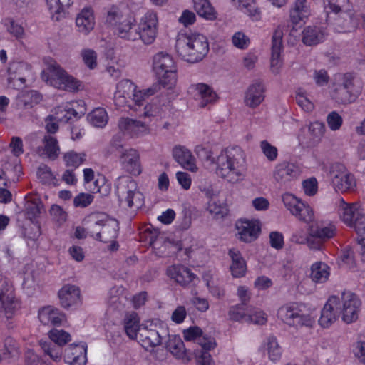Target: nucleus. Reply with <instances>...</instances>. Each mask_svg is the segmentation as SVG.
Segmentation results:
<instances>
[{
	"mask_svg": "<svg viewBox=\"0 0 365 365\" xmlns=\"http://www.w3.org/2000/svg\"><path fill=\"white\" fill-rule=\"evenodd\" d=\"M137 86L130 80L124 79L118 83L114 93V103L118 108L127 106L130 109L138 110L144 106L145 98L155 94L160 90L159 84H153L144 91H136Z\"/></svg>",
	"mask_w": 365,
	"mask_h": 365,
	"instance_id": "1",
	"label": "nucleus"
},
{
	"mask_svg": "<svg viewBox=\"0 0 365 365\" xmlns=\"http://www.w3.org/2000/svg\"><path fill=\"white\" fill-rule=\"evenodd\" d=\"M175 49L182 59L194 63L206 56L209 51V43L207 37L202 34H180L176 40Z\"/></svg>",
	"mask_w": 365,
	"mask_h": 365,
	"instance_id": "2",
	"label": "nucleus"
},
{
	"mask_svg": "<svg viewBox=\"0 0 365 365\" xmlns=\"http://www.w3.org/2000/svg\"><path fill=\"white\" fill-rule=\"evenodd\" d=\"M243 154L238 147L226 148L216 160V174L229 182H237L242 176Z\"/></svg>",
	"mask_w": 365,
	"mask_h": 365,
	"instance_id": "3",
	"label": "nucleus"
},
{
	"mask_svg": "<svg viewBox=\"0 0 365 365\" xmlns=\"http://www.w3.org/2000/svg\"><path fill=\"white\" fill-rule=\"evenodd\" d=\"M83 222L88 225L91 236L96 240L108 243L118 236V221L107 220L102 213H92L86 217Z\"/></svg>",
	"mask_w": 365,
	"mask_h": 365,
	"instance_id": "4",
	"label": "nucleus"
},
{
	"mask_svg": "<svg viewBox=\"0 0 365 365\" xmlns=\"http://www.w3.org/2000/svg\"><path fill=\"white\" fill-rule=\"evenodd\" d=\"M41 77L49 85L67 91H78L81 86L79 81L69 75L53 61L48 64L47 68L43 71Z\"/></svg>",
	"mask_w": 365,
	"mask_h": 365,
	"instance_id": "5",
	"label": "nucleus"
},
{
	"mask_svg": "<svg viewBox=\"0 0 365 365\" xmlns=\"http://www.w3.org/2000/svg\"><path fill=\"white\" fill-rule=\"evenodd\" d=\"M153 69L158 78L155 84L171 88L175 85L176 77V66L171 56L166 53L159 52L153 58Z\"/></svg>",
	"mask_w": 365,
	"mask_h": 365,
	"instance_id": "6",
	"label": "nucleus"
},
{
	"mask_svg": "<svg viewBox=\"0 0 365 365\" xmlns=\"http://www.w3.org/2000/svg\"><path fill=\"white\" fill-rule=\"evenodd\" d=\"M347 0H327L325 8L329 9L336 16L334 17V24L338 32H349L356 28L359 23V17L354 11H344L342 8Z\"/></svg>",
	"mask_w": 365,
	"mask_h": 365,
	"instance_id": "7",
	"label": "nucleus"
},
{
	"mask_svg": "<svg viewBox=\"0 0 365 365\" xmlns=\"http://www.w3.org/2000/svg\"><path fill=\"white\" fill-rule=\"evenodd\" d=\"M116 193L120 202L130 208H140L143 205V195L138 190L137 182L130 177H120L116 183Z\"/></svg>",
	"mask_w": 365,
	"mask_h": 365,
	"instance_id": "8",
	"label": "nucleus"
},
{
	"mask_svg": "<svg viewBox=\"0 0 365 365\" xmlns=\"http://www.w3.org/2000/svg\"><path fill=\"white\" fill-rule=\"evenodd\" d=\"M159 113V108L156 106L147 103L143 107V112L140 115L144 120H134L129 118H121L118 122V127L121 131L131 135L144 134L148 130V120L147 118L156 116Z\"/></svg>",
	"mask_w": 365,
	"mask_h": 365,
	"instance_id": "9",
	"label": "nucleus"
},
{
	"mask_svg": "<svg viewBox=\"0 0 365 365\" xmlns=\"http://www.w3.org/2000/svg\"><path fill=\"white\" fill-rule=\"evenodd\" d=\"M277 317L287 325L295 328L312 324L310 316L305 314L297 302H289L280 307Z\"/></svg>",
	"mask_w": 365,
	"mask_h": 365,
	"instance_id": "10",
	"label": "nucleus"
},
{
	"mask_svg": "<svg viewBox=\"0 0 365 365\" xmlns=\"http://www.w3.org/2000/svg\"><path fill=\"white\" fill-rule=\"evenodd\" d=\"M359 93L354 78L350 73H346L339 76L334 83L331 97L338 103L346 104L354 101Z\"/></svg>",
	"mask_w": 365,
	"mask_h": 365,
	"instance_id": "11",
	"label": "nucleus"
},
{
	"mask_svg": "<svg viewBox=\"0 0 365 365\" xmlns=\"http://www.w3.org/2000/svg\"><path fill=\"white\" fill-rule=\"evenodd\" d=\"M340 314L342 320L346 324H351L357 320L361 306L359 297L351 292H344L341 294Z\"/></svg>",
	"mask_w": 365,
	"mask_h": 365,
	"instance_id": "12",
	"label": "nucleus"
},
{
	"mask_svg": "<svg viewBox=\"0 0 365 365\" xmlns=\"http://www.w3.org/2000/svg\"><path fill=\"white\" fill-rule=\"evenodd\" d=\"M301 174L299 166L293 163L283 161L274 167L273 178L277 182L283 186L289 185L292 182L297 180Z\"/></svg>",
	"mask_w": 365,
	"mask_h": 365,
	"instance_id": "13",
	"label": "nucleus"
},
{
	"mask_svg": "<svg viewBox=\"0 0 365 365\" xmlns=\"http://www.w3.org/2000/svg\"><path fill=\"white\" fill-rule=\"evenodd\" d=\"M331 182L334 189L341 192H349L356 187L353 175L348 173L341 165H337L330 172Z\"/></svg>",
	"mask_w": 365,
	"mask_h": 365,
	"instance_id": "14",
	"label": "nucleus"
},
{
	"mask_svg": "<svg viewBox=\"0 0 365 365\" xmlns=\"http://www.w3.org/2000/svg\"><path fill=\"white\" fill-rule=\"evenodd\" d=\"M341 309L340 298L337 296H331L321 311L319 324L323 328H329L338 319Z\"/></svg>",
	"mask_w": 365,
	"mask_h": 365,
	"instance_id": "15",
	"label": "nucleus"
},
{
	"mask_svg": "<svg viewBox=\"0 0 365 365\" xmlns=\"http://www.w3.org/2000/svg\"><path fill=\"white\" fill-rule=\"evenodd\" d=\"M19 307L15 299L14 289L7 279L0 276V311H4L7 317H10L15 309Z\"/></svg>",
	"mask_w": 365,
	"mask_h": 365,
	"instance_id": "16",
	"label": "nucleus"
},
{
	"mask_svg": "<svg viewBox=\"0 0 365 365\" xmlns=\"http://www.w3.org/2000/svg\"><path fill=\"white\" fill-rule=\"evenodd\" d=\"M185 341H196L205 351H209L216 346V341L213 337L202 336V329L197 327H190L182 332Z\"/></svg>",
	"mask_w": 365,
	"mask_h": 365,
	"instance_id": "17",
	"label": "nucleus"
},
{
	"mask_svg": "<svg viewBox=\"0 0 365 365\" xmlns=\"http://www.w3.org/2000/svg\"><path fill=\"white\" fill-rule=\"evenodd\" d=\"M58 294L60 304L65 309L77 307L81 303V291L76 285L68 284L63 286Z\"/></svg>",
	"mask_w": 365,
	"mask_h": 365,
	"instance_id": "18",
	"label": "nucleus"
},
{
	"mask_svg": "<svg viewBox=\"0 0 365 365\" xmlns=\"http://www.w3.org/2000/svg\"><path fill=\"white\" fill-rule=\"evenodd\" d=\"M239 239L245 242L255 240L260 232V227L257 221L241 220L237 222Z\"/></svg>",
	"mask_w": 365,
	"mask_h": 365,
	"instance_id": "19",
	"label": "nucleus"
},
{
	"mask_svg": "<svg viewBox=\"0 0 365 365\" xmlns=\"http://www.w3.org/2000/svg\"><path fill=\"white\" fill-rule=\"evenodd\" d=\"M167 274L182 287L189 285L196 278V275L189 268L182 264H174L168 267Z\"/></svg>",
	"mask_w": 365,
	"mask_h": 365,
	"instance_id": "20",
	"label": "nucleus"
},
{
	"mask_svg": "<svg viewBox=\"0 0 365 365\" xmlns=\"http://www.w3.org/2000/svg\"><path fill=\"white\" fill-rule=\"evenodd\" d=\"M120 163L123 168L128 173L138 175L141 173L139 154L135 149H128L122 152Z\"/></svg>",
	"mask_w": 365,
	"mask_h": 365,
	"instance_id": "21",
	"label": "nucleus"
},
{
	"mask_svg": "<svg viewBox=\"0 0 365 365\" xmlns=\"http://www.w3.org/2000/svg\"><path fill=\"white\" fill-rule=\"evenodd\" d=\"M26 70V65L23 62H12L8 68V86L12 88L21 87L25 81L24 72Z\"/></svg>",
	"mask_w": 365,
	"mask_h": 365,
	"instance_id": "22",
	"label": "nucleus"
},
{
	"mask_svg": "<svg viewBox=\"0 0 365 365\" xmlns=\"http://www.w3.org/2000/svg\"><path fill=\"white\" fill-rule=\"evenodd\" d=\"M166 348L176 359L184 362H188L192 359L191 353L185 348L183 341L179 336H170Z\"/></svg>",
	"mask_w": 365,
	"mask_h": 365,
	"instance_id": "23",
	"label": "nucleus"
},
{
	"mask_svg": "<svg viewBox=\"0 0 365 365\" xmlns=\"http://www.w3.org/2000/svg\"><path fill=\"white\" fill-rule=\"evenodd\" d=\"M139 339L142 342V346L148 350L150 348H154L161 344L162 334L157 329L143 327L140 329Z\"/></svg>",
	"mask_w": 365,
	"mask_h": 365,
	"instance_id": "24",
	"label": "nucleus"
},
{
	"mask_svg": "<svg viewBox=\"0 0 365 365\" xmlns=\"http://www.w3.org/2000/svg\"><path fill=\"white\" fill-rule=\"evenodd\" d=\"M173 157L182 168L192 172L197 170L195 158L185 147L176 145L173 149Z\"/></svg>",
	"mask_w": 365,
	"mask_h": 365,
	"instance_id": "25",
	"label": "nucleus"
},
{
	"mask_svg": "<svg viewBox=\"0 0 365 365\" xmlns=\"http://www.w3.org/2000/svg\"><path fill=\"white\" fill-rule=\"evenodd\" d=\"M282 31L276 29L272 38L271 68L274 73H277L282 66L280 53L282 49Z\"/></svg>",
	"mask_w": 365,
	"mask_h": 365,
	"instance_id": "26",
	"label": "nucleus"
},
{
	"mask_svg": "<svg viewBox=\"0 0 365 365\" xmlns=\"http://www.w3.org/2000/svg\"><path fill=\"white\" fill-rule=\"evenodd\" d=\"M264 85L259 81L251 84L245 93V103L250 108L258 106L264 98Z\"/></svg>",
	"mask_w": 365,
	"mask_h": 365,
	"instance_id": "27",
	"label": "nucleus"
},
{
	"mask_svg": "<svg viewBox=\"0 0 365 365\" xmlns=\"http://www.w3.org/2000/svg\"><path fill=\"white\" fill-rule=\"evenodd\" d=\"M363 212L358 209L356 204H349L343 198L339 199V214L341 220L348 226L352 227L358 214Z\"/></svg>",
	"mask_w": 365,
	"mask_h": 365,
	"instance_id": "28",
	"label": "nucleus"
},
{
	"mask_svg": "<svg viewBox=\"0 0 365 365\" xmlns=\"http://www.w3.org/2000/svg\"><path fill=\"white\" fill-rule=\"evenodd\" d=\"M228 255L231 258L230 271L233 277L240 278L245 275L247 264L240 252L235 248L230 249Z\"/></svg>",
	"mask_w": 365,
	"mask_h": 365,
	"instance_id": "29",
	"label": "nucleus"
},
{
	"mask_svg": "<svg viewBox=\"0 0 365 365\" xmlns=\"http://www.w3.org/2000/svg\"><path fill=\"white\" fill-rule=\"evenodd\" d=\"M38 319L45 325H60L64 319V315L58 309L46 307L38 312Z\"/></svg>",
	"mask_w": 365,
	"mask_h": 365,
	"instance_id": "30",
	"label": "nucleus"
},
{
	"mask_svg": "<svg viewBox=\"0 0 365 365\" xmlns=\"http://www.w3.org/2000/svg\"><path fill=\"white\" fill-rule=\"evenodd\" d=\"M115 33L118 37L128 41H136L138 36L137 25L135 21L131 19H124L119 22L116 26Z\"/></svg>",
	"mask_w": 365,
	"mask_h": 365,
	"instance_id": "31",
	"label": "nucleus"
},
{
	"mask_svg": "<svg viewBox=\"0 0 365 365\" xmlns=\"http://www.w3.org/2000/svg\"><path fill=\"white\" fill-rule=\"evenodd\" d=\"M76 24L80 32L88 34L95 25L93 11L88 8L83 9L76 17Z\"/></svg>",
	"mask_w": 365,
	"mask_h": 365,
	"instance_id": "32",
	"label": "nucleus"
},
{
	"mask_svg": "<svg viewBox=\"0 0 365 365\" xmlns=\"http://www.w3.org/2000/svg\"><path fill=\"white\" fill-rule=\"evenodd\" d=\"M141 328L140 319L136 313L132 312L125 316L124 319V329L130 339H134L139 337Z\"/></svg>",
	"mask_w": 365,
	"mask_h": 365,
	"instance_id": "33",
	"label": "nucleus"
},
{
	"mask_svg": "<svg viewBox=\"0 0 365 365\" xmlns=\"http://www.w3.org/2000/svg\"><path fill=\"white\" fill-rule=\"evenodd\" d=\"M42 142L44 145V148H38V153L41 155L45 154L51 160L56 159L58 156L60 152L57 140L54 137L47 135L44 136Z\"/></svg>",
	"mask_w": 365,
	"mask_h": 365,
	"instance_id": "34",
	"label": "nucleus"
},
{
	"mask_svg": "<svg viewBox=\"0 0 365 365\" xmlns=\"http://www.w3.org/2000/svg\"><path fill=\"white\" fill-rule=\"evenodd\" d=\"M324 39V35L319 27L307 26L302 31V42L307 46L319 43Z\"/></svg>",
	"mask_w": 365,
	"mask_h": 365,
	"instance_id": "35",
	"label": "nucleus"
},
{
	"mask_svg": "<svg viewBox=\"0 0 365 365\" xmlns=\"http://www.w3.org/2000/svg\"><path fill=\"white\" fill-rule=\"evenodd\" d=\"M329 267L325 263L315 262L311 267L310 277L316 283H324L329 277Z\"/></svg>",
	"mask_w": 365,
	"mask_h": 365,
	"instance_id": "36",
	"label": "nucleus"
},
{
	"mask_svg": "<svg viewBox=\"0 0 365 365\" xmlns=\"http://www.w3.org/2000/svg\"><path fill=\"white\" fill-rule=\"evenodd\" d=\"M158 16L157 14L153 11H148L142 17L139 25H137V28L143 31H149L150 35L157 34L158 29Z\"/></svg>",
	"mask_w": 365,
	"mask_h": 365,
	"instance_id": "37",
	"label": "nucleus"
},
{
	"mask_svg": "<svg viewBox=\"0 0 365 365\" xmlns=\"http://www.w3.org/2000/svg\"><path fill=\"white\" fill-rule=\"evenodd\" d=\"M194 9L200 16L207 20L217 18V13L208 0H193Z\"/></svg>",
	"mask_w": 365,
	"mask_h": 365,
	"instance_id": "38",
	"label": "nucleus"
},
{
	"mask_svg": "<svg viewBox=\"0 0 365 365\" xmlns=\"http://www.w3.org/2000/svg\"><path fill=\"white\" fill-rule=\"evenodd\" d=\"M198 96L201 98L200 106L205 107L207 103H212L217 99V94L213 89L205 83H197L195 86Z\"/></svg>",
	"mask_w": 365,
	"mask_h": 365,
	"instance_id": "39",
	"label": "nucleus"
},
{
	"mask_svg": "<svg viewBox=\"0 0 365 365\" xmlns=\"http://www.w3.org/2000/svg\"><path fill=\"white\" fill-rule=\"evenodd\" d=\"M264 349L267 351L269 359L272 361H277L281 359L282 349L274 336H269L264 344Z\"/></svg>",
	"mask_w": 365,
	"mask_h": 365,
	"instance_id": "40",
	"label": "nucleus"
},
{
	"mask_svg": "<svg viewBox=\"0 0 365 365\" xmlns=\"http://www.w3.org/2000/svg\"><path fill=\"white\" fill-rule=\"evenodd\" d=\"M88 119L93 126L102 128L105 126L108 122L107 113L105 109L98 108L88 115Z\"/></svg>",
	"mask_w": 365,
	"mask_h": 365,
	"instance_id": "41",
	"label": "nucleus"
},
{
	"mask_svg": "<svg viewBox=\"0 0 365 365\" xmlns=\"http://www.w3.org/2000/svg\"><path fill=\"white\" fill-rule=\"evenodd\" d=\"M86 155L84 153H76L70 150L63 155V160L67 167L78 168L86 160Z\"/></svg>",
	"mask_w": 365,
	"mask_h": 365,
	"instance_id": "42",
	"label": "nucleus"
},
{
	"mask_svg": "<svg viewBox=\"0 0 365 365\" xmlns=\"http://www.w3.org/2000/svg\"><path fill=\"white\" fill-rule=\"evenodd\" d=\"M358 235V243L365 248V212H359L353 227Z\"/></svg>",
	"mask_w": 365,
	"mask_h": 365,
	"instance_id": "43",
	"label": "nucleus"
},
{
	"mask_svg": "<svg viewBox=\"0 0 365 365\" xmlns=\"http://www.w3.org/2000/svg\"><path fill=\"white\" fill-rule=\"evenodd\" d=\"M50 339L58 346H63L71 340L69 333L63 329H53L48 332Z\"/></svg>",
	"mask_w": 365,
	"mask_h": 365,
	"instance_id": "44",
	"label": "nucleus"
},
{
	"mask_svg": "<svg viewBox=\"0 0 365 365\" xmlns=\"http://www.w3.org/2000/svg\"><path fill=\"white\" fill-rule=\"evenodd\" d=\"M19 101L24 108H31L34 104H37L41 101V96L36 91H29L22 93L19 97Z\"/></svg>",
	"mask_w": 365,
	"mask_h": 365,
	"instance_id": "45",
	"label": "nucleus"
},
{
	"mask_svg": "<svg viewBox=\"0 0 365 365\" xmlns=\"http://www.w3.org/2000/svg\"><path fill=\"white\" fill-rule=\"evenodd\" d=\"M310 230L314 233V236L319 238L324 242L332 238L336 234V229L333 225L312 227Z\"/></svg>",
	"mask_w": 365,
	"mask_h": 365,
	"instance_id": "46",
	"label": "nucleus"
},
{
	"mask_svg": "<svg viewBox=\"0 0 365 365\" xmlns=\"http://www.w3.org/2000/svg\"><path fill=\"white\" fill-rule=\"evenodd\" d=\"M240 9H245L248 14L255 20L259 19V11L255 5V0H232Z\"/></svg>",
	"mask_w": 365,
	"mask_h": 365,
	"instance_id": "47",
	"label": "nucleus"
},
{
	"mask_svg": "<svg viewBox=\"0 0 365 365\" xmlns=\"http://www.w3.org/2000/svg\"><path fill=\"white\" fill-rule=\"evenodd\" d=\"M293 215L296 216L299 220L305 222H310L314 219V214L312 209L302 202L298 205L294 212Z\"/></svg>",
	"mask_w": 365,
	"mask_h": 365,
	"instance_id": "48",
	"label": "nucleus"
},
{
	"mask_svg": "<svg viewBox=\"0 0 365 365\" xmlns=\"http://www.w3.org/2000/svg\"><path fill=\"white\" fill-rule=\"evenodd\" d=\"M248 308L244 304H239L232 307L229 310V317L232 320L247 322Z\"/></svg>",
	"mask_w": 365,
	"mask_h": 365,
	"instance_id": "49",
	"label": "nucleus"
},
{
	"mask_svg": "<svg viewBox=\"0 0 365 365\" xmlns=\"http://www.w3.org/2000/svg\"><path fill=\"white\" fill-rule=\"evenodd\" d=\"M39 344L43 351L50 356V357L55 361L61 359L62 356V349L61 346L58 348L54 347L51 342L41 340Z\"/></svg>",
	"mask_w": 365,
	"mask_h": 365,
	"instance_id": "50",
	"label": "nucleus"
},
{
	"mask_svg": "<svg viewBox=\"0 0 365 365\" xmlns=\"http://www.w3.org/2000/svg\"><path fill=\"white\" fill-rule=\"evenodd\" d=\"M48 8L52 12L60 14L64 12L72 4V0H46Z\"/></svg>",
	"mask_w": 365,
	"mask_h": 365,
	"instance_id": "51",
	"label": "nucleus"
},
{
	"mask_svg": "<svg viewBox=\"0 0 365 365\" xmlns=\"http://www.w3.org/2000/svg\"><path fill=\"white\" fill-rule=\"evenodd\" d=\"M309 132L312 135L314 143L319 142L325 132V125L323 123L318 121L311 123L309 126Z\"/></svg>",
	"mask_w": 365,
	"mask_h": 365,
	"instance_id": "52",
	"label": "nucleus"
},
{
	"mask_svg": "<svg viewBox=\"0 0 365 365\" xmlns=\"http://www.w3.org/2000/svg\"><path fill=\"white\" fill-rule=\"evenodd\" d=\"M65 111L66 113L60 118V120L64 123H70L73 119H78L83 115L86 112V108L82 106L79 110L77 111L73 105L71 108L66 107Z\"/></svg>",
	"mask_w": 365,
	"mask_h": 365,
	"instance_id": "53",
	"label": "nucleus"
},
{
	"mask_svg": "<svg viewBox=\"0 0 365 365\" xmlns=\"http://www.w3.org/2000/svg\"><path fill=\"white\" fill-rule=\"evenodd\" d=\"M81 55L83 63L88 68L94 69L97 66V53L94 50L83 49Z\"/></svg>",
	"mask_w": 365,
	"mask_h": 365,
	"instance_id": "54",
	"label": "nucleus"
},
{
	"mask_svg": "<svg viewBox=\"0 0 365 365\" xmlns=\"http://www.w3.org/2000/svg\"><path fill=\"white\" fill-rule=\"evenodd\" d=\"M260 148L268 160L272 162L277 160L278 156V150L275 146L271 145L267 140H264L261 141Z\"/></svg>",
	"mask_w": 365,
	"mask_h": 365,
	"instance_id": "55",
	"label": "nucleus"
},
{
	"mask_svg": "<svg viewBox=\"0 0 365 365\" xmlns=\"http://www.w3.org/2000/svg\"><path fill=\"white\" fill-rule=\"evenodd\" d=\"M121 17L120 9L115 6H112L107 11L106 23L111 26L116 27L121 21Z\"/></svg>",
	"mask_w": 365,
	"mask_h": 365,
	"instance_id": "56",
	"label": "nucleus"
},
{
	"mask_svg": "<svg viewBox=\"0 0 365 365\" xmlns=\"http://www.w3.org/2000/svg\"><path fill=\"white\" fill-rule=\"evenodd\" d=\"M5 24L7 27V31L16 38H21L24 34V29L21 25L16 23L12 19H7L5 20Z\"/></svg>",
	"mask_w": 365,
	"mask_h": 365,
	"instance_id": "57",
	"label": "nucleus"
},
{
	"mask_svg": "<svg viewBox=\"0 0 365 365\" xmlns=\"http://www.w3.org/2000/svg\"><path fill=\"white\" fill-rule=\"evenodd\" d=\"M267 322L265 314L259 309H249L247 317V322L255 324H264Z\"/></svg>",
	"mask_w": 365,
	"mask_h": 365,
	"instance_id": "58",
	"label": "nucleus"
},
{
	"mask_svg": "<svg viewBox=\"0 0 365 365\" xmlns=\"http://www.w3.org/2000/svg\"><path fill=\"white\" fill-rule=\"evenodd\" d=\"M232 42L237 48L244 50L249 46L250 41L249 37L243 32L238 31L233 35Z\"/></svg>",
	"mask_w": 365,
	"mask_h": 365,
	"instance_id": "59",
	"label": "nucleus"
},
{
	"mask_svg": "<svg viewBox=\"0 0 365 365\" xmlns=\"http://www.w3.org/2000/svg\"><path fill=\"white\" fill-rule=\"evenodd\" d=\"M282 200L284 206L287 208V210L290 211L292 214L302 202L291 193H285L282 195Z\"/></svg>",
	"mask_w": 365,
	"mask_h": 365,
	"instance_id": "60",
	"label": "nucleus"
},
{
	"mask_svg": "<svg viewBox=\"0 0 365 365\" xmlns=\"http://www.w3.org/2000/svg\"><path fill=\"white\" fill-rule=\"evenodd\" d=\"M26 210L29 214H31L33 217H36L41 214L43 210V205L38 197H34L31 201L28 202Z\"/></svg>",
	"mask_w": 365,
	"mask_h": 365,
	"instance_id": "61",
	"label": "nucleus"
},
{
	"mask_svg": "<svg viewBox=\"0 0 365 365\" xmlns=\"http://www.w3.org/2000/svg\"><path fill=\"white\" fill-rule=\"evenodd\" d=\"M327 122L331 130H337L341 128L343 120L337 112L332 111L327 115Z\"/></svg>",
	"mask_w": 365,
	"mask_h": 365,
	"instance_id": "62",
	"label": "nucleus"
},
{
	"mask_svg": "<svg viewBox=\"0 0 365 365\" xmlns=\"http://www.w3.org/2000/svg\"><path fill=\"white\" fill-rule=\"evenodd\" d=\"M93 200V195L90 193L81 192L78 194L73 200V204L76 207H86L88 206Z\"/></svg>",
	"mask_w": 365,
	"mask_h": 365,
	"instance_id": "63",
	"label": "nucleus"
},
{
	"mask_svg": "<svg viewBox=\"0 0 365 365\" xmlns=\"http://www.w3.org/2000/svg\"><path fill=\"white\" fill-rule=\"evenodd\" d=\"M50 214L52 216L53 220L56 221L59 224H62L66 220V212L57 205H53L51 206L50 209Z\"/></svg>",
	"mask_w": 365,
	"mask_h": 365,
	"instance_id": "64",
	"label": "nucleus"
}]
</instances>
